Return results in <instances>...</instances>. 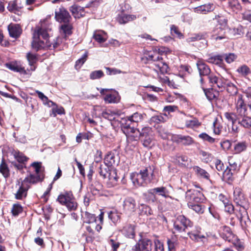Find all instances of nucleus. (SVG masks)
<instances>
[{
  "mask_svg": "<svg viewBox=\"0 0 251 251\" xmlns=\"http://www.w3.org/2000/svg\"><path fill=\"white\" fill-rule=\"evenodd\" d=\"M155 167L153 165L148 166L140 171V173L142 175L146 183H149L154 178V171Z\"/></svg>",
  "mask_w": 251,
  "mask_h": 251,
  "instance_id": "13",
  "label": "nucleus"
},
{
  "mask_svg": "<svg viewBox=\"0 0 251 251\" xmlns=\"http://www.w3.org/2000/svg\"><path fill=\"white\" fill-rule=\"evenodd\" d=\"M205 95L209 100H212L216 99L218 93V92H214L213 89L208 90L207 91L204 90Z\"/></svg>",
  "mask_w": 251,
  "mask_h": 251,
  "instance_id": "60",
  "label": "nucleus"
},
{
  "mask_svg": "<svg viewBox=\"0 0 251 251\" xmlns=\"http://www.w3.org/2000/svg\"><path fill=\"white\" fill-rule=\"evenodd\" d=\"M155 192L156 194L162 196L165 198H170V192L166 187H156L152 189V190Z\"/></svg>",
  "mask_w": 251,
  "mask_h": 251,
  "instance_id": "38",
  "label": "nucleus"
},
{
  "mask_svg": "<svg viewBox=\"0 0 251 251\" xmlns=\"http://www.w3.org/2000/svg\"><path fill=\"white\" fill-rule=\"evenodd\" d=\"M188 206L198 214H202L204 212V207L200 203H188Z\"/></svg>",
  "mask_w": 251,
  "mask_h": 251,
  "instance_id": "49",
  "label": "nucleus"
},
{
  "mask_svg": "<svg viewBox=\"0 0 251 251\" xmlns=\"http://www.w3.org/2000/svg\"><path fill=\"white\" fill-rule=\"evenodd\" d=\"M238 124L245 129H251V117L247 116V114L239 116Z\"/></svg>",
  "mask_w": 251,
  "mask_h": 251,
  "instance_id": "23",
  "label": "nucleus"
},
{
  "mask_svg": "<svg viewBox=\"0 0 251 251\" xmlns=\"http://www.w3.org/2000/svg\"><path fill=\"white\" fill-rule=\"evenodd\" d=\"M72 28L73 27L70 22L62 23L60 27L61 31L66 35H69L72 34Z\"/></svg>",
  "mask_w": 251,
  "mask_h": 251,
  "instance_id": "47",
  "label": "nucleus"
},
{
  "mask_svg": "<svg viewBox=\"0 0 251 251\" xmlns=\"http://www.w3.org/2000/svg\"><path fill=\"white\" fill-rule=\"evenodd\" d=\"M82 218L84 223L89 224L96 222L95 215L87 211H85L82 214Z\"/></svg>",
  "mask_w": 251,
  "mask_h": 251,
  "instance_id": "39",
  "label": "nucleus"
},
{
  "mask_svg": "<svg viewBox=\"0 0 251 251\" xmlns=\"http://www.w3.org/2000/svg\"><path fill=\"white\" fill-rule=\"evenodd\" d=\"M193 226V223L184 215H178L174 223L175 232L181 233L186 229Z\"/></svg>",
  "mask_w": 251,
  "mask_h": 251,
  "instance_id": "5",
  "label": "nucleus"
},
{
  "mask_svg": "<svg viewBox=\"0 0 251 251\" xmlns=\"http://www.w3.org/2000/svg\"><path fill=\"white\" fill-rule=\"evenodd\" d=\"M140 139L143 142V145L147 148H151L153 145V131L149 126H144L141 130L138 129Z\"/></svg>",
  "mask_w": 251,
  "mask_h": 251,
  "instance_id": "4",
  "label": "nucleus"
},
{
  "mask_svg": "<svg viewBox=\"0 0 251 251\" xmlns=\"http://www.w3.org/2000/svg\"><path fill=\"white\" fill-rule=\"evenodd\" d=\"M152 242L151 240L144 238L139 240L131 249V251H151Z\"/></svg>",
  "mask_w": 251,
  "mask_h": 251,
  "instance_id": "9",
  "label": "nucleus"
},
{
  "mask_svg": "<svg viewBox=\"0 0 251 251\" xmlns=\"http://www.w3.org/2000/svg\"><path fill=\"white\" fill-rule=\"evenodd\" d=\"M107 178L108 179L107 185L108 187H112L116 186L118 180L116 170L114 169L111 170L109 172Z\"/></svg>",
  "mask_w": 251,
  "mask_h": 251,
  "instance_id": "22",
  "label": "nucleus"
},
{
  "mask_svg": "<svg viewBox=\"0 0 251 251\" xmlns=\"http://www.w3.org/2000/svg\"><path fill=\"white\" fill-rule=\"evenodd\" d=\"M213 9V5L211 3L205 4L194 8V11L199 14H206L212 11Z\"/></svg>",
  "mask_w": 251,
  "mask_h": 251,
  "instance_id": "32",
  "label": "nucleus"
},
{
  "mask_svg": "<svg viewBox=\"0 0 251 251\" xmlns=\"http://www.w3.org/2000/svg\"><path fill=\"white\" fill-rule=\"evenodd\" d=\"M235 100L236 114L238 116L247 114V106L243 99V96L241 94L236 95Z\"/></svg>",
  "mask_w": 251,
  "mask_h": 251,
  "instance_id": "11",
  "label": "nucleus"
},
{
  "mask_svg": "<svg viewBox=\"0 0 251 251\" xmlns=\"http://www.w3.org/2000/svg\"><path fill=\"white\" fill-rule=\"evenodd\" d=\"M226 91L231 95H235L237 94L238 89L236 86L231 82H227L226 84Z\"/></svg>",
  "mask_w": 251,
  "mask_h": 251,
  "instance_id": "53",
  "label": "nucleus"
},
{
  "mask_svg": "<svg viewBox=\"0 0 251 251\" xmlns=\"http://www.w3.org/2000/svg\"><path fill=\"white\" fill-rule=\"evenodd\" d=\"M247 143L245 141L238 142L234 145V150L236 153H239L247 149Z\"/></svg>",
  "mask_w": 251,
  "mask_h": 251,
  "instance_id": "54",
  "label": "nucleus"
},
{
  "mask_svg": "<svg viewBox=\"0 0 251 251\" xmlns=\"http://www.w3.org/2000/svg\"><path fill=\"white\" fill-rule=\"evenodd\" d=\"M104 75V73L101 70H97L92 71L90 74V78L92 80L98 79L102 78Z\"/></svg>",
  "mask_w": 251,
  "mask_h": 251,
  "instance_id": "58",
  "label": "nucleus"
},
{
  "mask_svg": "<svg viewBox=\"0 0 251 251\" xmlns=\"http://www.w3.org/2000/svg\"><path fill=\"white\" fill-rule=\"evenodd\" d=\"M7 68L16 72L25 73L24 68L21 65L20 62L15 61L11 62L5 64Z\"/></svg>",
  "mask_w": 251,
  "mask_h": 251,
  "instance_id": "30",
  "label": "nucleus"
},
{
  "mask_svg": "<svg viewBox=\"0 0 251 251\" xmlns=\"http://www.w3.org/2000/svg\"><path fill=\"white\" fill-rule=\"evenodd\" d=\"M16 186H18V189L15 194V198L17 200H21L25 198L27 194V191L30 188L29 186L24 182L22 180L17 181Z\"/></svg>",
  "mask_w": 251,
  "mask_h": 251,
  "instance_id": "12",
  "label": "nucleus"
},
{
  "mask_svg": "<svg viewBox=\"0 0 251 251\" xmlns=\"http://www.w3.org/2000/svg\"><path fill=\"white\" fill-rule=\"evenodd\" d=\"M44 178L43 175L30 174L25 178L22 181L29 186L32 184H35L41 182Z\"/></svg>",
  "mask_w": 251,
  "mask_h": 251,
  "instance_id": "17",
  "label": "nucleus"
},
{
  "mask_svg": "<svg viewBox=\"0 0 251 251\" xmlns=\"http://www.w3.org/2000/svg\"><path fill=\"white\" fill-rule=\"evenodd\" d=\"M136 202L135 200L131 197L126 198L123 203V207L126 212H132L135 211Z\"/></svg>",
  "mask_w": 251,
  "mask_h": 251,
  "instance_id": "21",
  "label": "nucleus"
},
{
  "mask_svg": "<svg viewBox=\"0 0 251 251\" xmlns=\"http://www.w3.org/2000/svg\"><path fill=\"white\" fill-rule=\"evenodd\" d=\"M8 29L10 36L15 38L19 37L22 33V29L18 25H10Z\"/></svg>",
  "mask_w": 251,
  "mask_h": 251,
  "instance_id": "28",
  "label": "nucleus"
},
{
  "mask_svg": "<svg viewBox=\"0 0 251 251\" xmlns=\"http://www.w3.org/2000/svg\"><path fill=\"white\" fill-rule=\"evenodd\" d=\"M112 90L108 89H101L100 93L102 95H105L103 98L105 102L108 103H117L120 101V96L118 93L115 91L111 93L106 94L107 92Z\"/></svg>",
  "mask_w": 251,
  "mask_h": 251,
  "instance_id": "10",
  "label": "nucleus"
},
{
  "mask_svg": "<svg viewBox=\"0 0 251 251\" xmlns=\"http://www.w3.org/2000/svg\"><path fill=\"white\" fill-rule=\"evenodd\" d=\"M193 170L199 177L209 179V175L205 170L198 166H194Z\"/></svg>",
  "mask_w": 251,
  "mask_h": 251,
  "instance_id": "43",
  "label": "nucleus"
},
{
  "mask_svg": "<svg viewBox=\"0 0 251 251\" xmlns=\"http://www.w3.org/2000/svg\"><path fill=\"white\" fill-rule=\"evenodd\" d=\"M137 17L133 14H126L124 11H121L117 16L116 20L120 24H126L136 20Z\"/></svg>",
  "mask_w": 251,
  "mask_h": 251,
  "instance_id": "15",
  "label": "nucleus"
},
{
  "mask_svg": "<svg viewBox=\"0 0 251 251\" xmlns=\"http://www.w3.org/2000/svg\"><path fill=\"white\" fill-rule=\"evenodd\" d=\"M88 56L87 52H85L82 57L78 59L75 62V67L76 69H80L82 65L85 63L87 60Z\"/></svg>",
  "mask_w": 251,
  "mask_h": 251,
  "instance_id": "62",
  "label": "nucleus"
},
{
  "mask_svg": "<svg viewBox=\"0 0 251 251\" xmlns=\"http://www.w3.org/2000/svg\"><path fill=\"white\" fill-rule=\"evenodd\" d=\"M23 211L22 206L19 203H15L13 205L11 209V213L14 216H17Z\"/></svg>",
  "mask_w": 251,
  "mask_h": 251,
  "instance_id": "59",
  "label": "nucleus"
},
{
  "mask_svg": "<svg viewBox=\"0 0 251 251\" xmlns=\"http://www.w3.org/2000/svg\"><path fill=\"white\" fill-rule=\"evenodd\" d=\"M228 7L233 11H238L242 9V6L238 0H228Z\"/></svg>",
  "mask_w": 251,
  "mask_h": 251,
  "instance_id": "42",
  "label": "nucleus"
},
{
  "mask_svg": "<svg viewBox=\"0 0 251 251\" xmlns=\"http://www.w3.org/2000/svg\"><path fill=\"white\" fill-rule=\"evenodd\" d=\"M208 78L209 83L214 88H217L219 89V90H222L224 87V84L222 78L215 75L211 74L208 75Z\"/></svg>",
  "mask_w": 251,
  "mask_h": 251,
  "instance_id": "16",
  "label": "nucleus"
},
{
  "mask_svg": "<svg viewBox=\"0 0 251 251\" xmlns=\"http://www.w3.org/2000/svg\"><path fill=\"white\" fill-rule=\"evenodd\" d=\"M145 116V114L136 112L131 115L126 117L124 119H123L122 121H123V122H127L130 124L132 123H137L142 121Z\"/></svg>",
  "mask_w": 251,
  "mask_h": 251,
  "instance_id": "18",
  "label": "nucleus"
},
{
  "mask_svg": "<svg viewBox=\"0 0 251 251\" xmlns=\"http://www.w3.org/2000/svg\"><path fill=\"white\" fill-rule=\"evenodd\" d=\"M237 55L233 53H229L225 55V59L227 63H231L237 58Z\"/></svg>",
  "mask_w": 251,
  "mask_h": 251,
  "instance_id": "64",
  "label": "nucleus"
},
{
  "mask_svg": "<svg viewBox=\"0 0 251 251\" xmlns=\"http://www.w3.org/2000/svg\"><path fill=\"white\" fill-rule=\"evenodd\" d=\"M105 165L112 166L115 164V156L114 154L108 153L104 158Z\"/></svg>",
  "mask_w": 251,
  "mask_h": 251,
  "instance_id": "57",
  "label": "nucleus"
},
{
  "mask_svg": "<svg viewBox=\"0 0 251 251\" xmlns=\"http://www.w3.org/2000/svg\"><path fill=\"white\" fill-rule=\"evenodd\" d=\"M0 173L5 178H7L10 176L9 169L8 165L3 159H2L1 164H0Z\"/></svg>",
  "mask_w": 251,
  "mask_h": 251,
  "instance_id": "46",
  "label": "nucleus"
},
{
  "mask_svg": "<svg viewBox=\"0 0 251 251\" xmlns=\"http://www.w3.org/2000/svg\"><path fill=\"white\" fill-rule=\"evenodd\" d=\"M206 34L202 33H199L196 34H192L189 37L187 38L186 41L188 43L193 42L199 40H203L202 43H204L205 45L207 44V41H206Z\"/></svg>",
  "mask_w": 251,
  "mask_h": 251,
  "instance_id": "27",
  "label": "nucleus"
},
{
  "mask_svg": "<svg viewBox=\"0 0 251 251\" xmlns=\"http://www.w3.org/2000/svg\"><path fill=\"white\" fill-rule=\"evenodd\" d=\"M206 61L210 63L221 65L223 63L224 57L222 55H211L210 54L206 55Z\"/></svg>",
  "mask_w": 251,
  "mask_h": 251,
  "instance_id": "29",
  "label": "nucleus"
},
{
  "mask_svg": "<svg viewBox=\"0 0 251 251\" xmlns=\"http://www.w3.org/2000/svg\"><path fill=\"white\" fill-rule=\"evenodd\" d=\"M35 93L38 95L39 98L43 101L44 104L47 105L48 106H50V102L51 103V105H55V103L52 101L49 100L48 98L42 92L36 90Z\"/></svg>",
  "mask_w": 251,
  "mask_h": 251,
  "instance_id": "48",
  "label": "nucleus"
},
{
  "mask_svg": "<svg viewBox=\"0 0 251 251\" xmlns=\"http://www.w3.org/2000/svg\"><path fill=\"white\" fill-rule=\"evenodd\" d=\"M22 8H23V4L19 0L10 1L7 6V9L14 13L19 11Z\"/></svg>",
  "mask_w": 251,
  "mask_h": 251,
  "instance_id": "26",
  "label": "nucleus"
},
{
  "mask_svg": "<svg viewBox=\"0 0 251 251\" xmlns=\"http://www.w3.org/2000/svg\"><path fill=\"white\" fill-rule=\"evenodd\" d=\"M122 129L124 132L127 136H130L131 134L135 133L136 131H137L138 129L135 128L133 127H131L130 123H127V122L122 121Z\"/></svg>",
  "mask_w": 251,
  "mask_h": 251,
  "instance_id": "34",
  "label": "nucleus"
},
{
  "mask_svg": "<svg viewBox=\"0 0 251 251\" xmlns=\"http://www.w3.org/2000/svg\"><path fill=\"white\" fill-rule=\"evenodd\" d=\"M54 19L60 24L71 22V16L68 10L63 6H60L55 9Z\"/></svg>",
  "mask_w": 251,
  "mask_h": 251,
  "instance_id": "6",
  "label": "nucleus"
},
{
  "mask_svg": "<svg viewBox=\"0 0 251 251\" xmlns=\"http://www.w3.org/2000/svg\"><path fill=\"white\" fill-rule=\"evenodd\" d=\"M225 118L232 124H234L236 121L238 122L239 116L233 112H225L224 114Z\"/></svg>",
  "mask_w": 251,
  "mask_h": 251,
  "instance_id": "51",
  "label": "nucleus"
},
{
  "mask_svg": "<svg viewBox=\"0 0 251 251\" xmlns=\"http://www.w3.org/2000/svg\"><path fill=\"white\" fill-rule=\"evenodd\" d=\"M94 38L99 43H103L106 40V34L101 31H96L94 34Z\"/></svg>",
  "mask_w": 251,
  "mask_h": 251,
  "instance_id": "52",
  "label": "nucleus"
},
{
  "mask_svg": "<svg viewBox=\"0 0 251 251\" xmlns=\"http://www.w3.org/2000/svg\"><path fill=\"white\" fill-rule=\"evenodd\" d=\"M141 60L144 64H148L151 62H153L154 68L153 70L158 75L159 73L164 74L168 71L167 64L162 61V58L157 52L144 50L143 56Z\"/></svg>",
  "mask_w": 251,
  "mask_h": 251,
  "instance_id": "2",
  "label": "nucleus"
},
{
  "mask_svg": "<svg viewBox=\"0 0 251 251\" xmlns=\"http://www.w3.org/2000/svg\"><path fill=\"white\" fill-rule=\"evenodd\" d=\"M29 65L30 66V70L34 71L35 67L34 66V63L37 61V57L36 54L28 52L26 55Z\"/></svg>",
  "mask_w": 251,
  "mask_h": 251,
  "instance_id": "44",
  "label": "nucleus"
},
{
  "mask_svg": "<svg viewBox=\"0 0 251 251\" xmlns=\"http://www.w3.org/2000/svg\"><path fill=\"white\" fill-rule=\"evenodd\" d=\"M167 115L159 114V115L152 116L150 120L151 124H158L164 123L166 121Z\"/></svg>",
  "mask_w": 251,
  "mask_h": 251,
  "instance_id": "37",
  "label": "nucleus"
},
{
  "mask_svg": "<svg viewBox=\"0 0 251 251\" xmlns=\"http://www.w3.org/2000/svg\"><path fill=\"white\" fill-rule=\"evenodd\" d=\"M199 137L200 138L202 139L204 141H207L209 143H213L215 141V139L210 136L206 133H202L199 134Z\"/></svg>",
  "mask_w": 251,
  "mask_h": 251,
  "instance_id": "63",
  "label": "nucleus"
},
{
  "mask_svg": "<svg viewBox=\"0 0 251 251\" xmlns=\"http://www.w3.org/2000/svg\"><path fill=\"white\" fill-rule=\"evenodd\" d=\"M185 125L187 128L193 129L198 127L201 125V123L197 118L191 117L190 119L185 120Z\"/></svg>",
  "mask_w": 251,
  "mask_h": 251,
  "instance_id": "35",
  "label": "nucleus"
},
{
  "mask_svg": "<svg viewBox=\"0 0 251 251\" xmlns=\"http://www.w3.org/2000/svg\"><path fill=\"white\" fill-rule=\"evenodd\" d=\"M112 168H110L106 165H100L99 168V173L100 175L104 179H106L109 174V172Z\"/></svg>",
  "mask_w": 251,
  "mask_h": 251,
  "instance_id": "41",
  "label": "nucleus"
},
{
  "mask_svg": "<svg viewBox=\"0 0 251 251\" xmlns=\"http://www.w3.org/2000/svg\"><path fill=\"white\" fill-rule=\"evenodd\" d=\"M241 76L246 77L250 73V69L246 65H243L238 67L236 70Z\"/></svg>",
  "mask_w": 251,
  "mask_h": 251,
  "instance_id": "55",
  "label": "nucleus"
},
{
  "mask_svg": "<svg viewBox=\"0 0 251 251\" xmlns=\"http://www.w3.org/2000/svg\"><path fill=\"white\" fill-rule=\"evenodd\" d=\"M176 141L179 144L185 146H189L194 143V140L192 137L189 136H183L181 135H177L176 137Z\"/></svg>",
  "mask_w": 251,
  "mask_h": 251,
  "instance_id": "31",
  "label": "nucleus"
},
{
  "mask_svg": "<svg viewBox=\"0 0 251 251\" xmlns=\"http://www.w3.org/2000/svg\"><path fill=\"white\" fill-rule=\"evenodd\" d=\"M12 153L15 159L20 163L24 164L25 162H27L28 159L27 157L18 150H13Z\"/></svg>",
  "mask_w": 251,
  "mask_h": 251,
  "instance_id": "36",
  "label": "nucleus"
},
{
  "mask_svg": "<svg viewBox=\"0 0 251 251\" xmlns=\"http://www.w3.org/2000/svg\"><path fill=\"white\" fill-rule=\"evenodd\" d=\"M204 196L200 190L191 189L188 190L186 198L188 203H200L203 199Z\"/></svg>",
  "mask_w": 251,
  "mask_h": 251,
  "instance_id": "8",
  "label": "nucleus"
},
{
  "mask_svg": "<svg viewBox=\"0 0 251 251\" xmlns=\"http://www.w3.org/2000/svg\"><path fill=\"white\" fill-rule=\"evenodd\" d=\"M152 189H150L147 193L144 194L145 199L148 202H154L157 201V198L155 195V192H154Z\"/></svg>",
  "mask_w": 251,
  "mask_h": 251,
  "instance_id": "45",
  "label": "nucleus"
},
{
  "mask_svg": "<svg viewBox=\"0 0 251 251\" xmlns=\"http://www.w3.org/2000/svg\"><path fill=\"white\" fill-rule=\"evenodd\" d=\"M233 201L237 205L246 209L249 207L248 200L245 197L241 189L236 188L233 193Z\"/></svg>",
  "mask_w": 251,
  "mask_h": 251,
  "instance_id": "7",
  "label": "nucleus"
},
{
  "mask_svg": "<svg viewBox=\"0 0 251 251\" xmlns=\"http://www.w3.org/2000/svg\"><path fill=\"white\" fill-rule=\"evenodd\" d=\"M139 214L141 216L147 217L153 214V211L151 207L145 204H141L139 206Z\"/></svg>",
  "mask_w": 251,
  "mask_h": 251,
  "instance_id": "33",
  "label": "nucleus"
},
{
  "mask_svg": "<svg viewBox=\"0 0 251 251\" xmlns=\"http://www.w3.org/2000/svg\"><path fill=\"white\" fill-rule=\"evenodd\" d=\"M226 28L217 25L212 31V39L216 41L226 39Z\"/></svg>",
  "mask_w": 251,
  "mask_h": 251,
  "instance_id": "14",
  "label": "nucleus"
},
{
  "mask_svg": "<svg viewBox=\"0 0 251 251\" xmlns=\"http://www.w3.org/2000/svg\"><path fill=\"white\" fill-rule=\"evenodd\" d=\"M197 66L201 76L208 75H210L211 70L208 65H207L202 60L199 59L197 62Z\"/></svg>",
  "mask_w": 251,
  "mask_h": 251,
  "instance_id": "20",
  "label": "nucleus"
},
{
  "mask_svg": "<svg viewBox=\"0 0 251 251\" xmlns=\"http://www.w3.org/2000/svg\"><path fill=\"white\" fill-rule=\"evenodd\" d=\"M171 33L173 36H176L181 39L183 37V34L179 31L178 27L175 25H172L171 26Z\"/></svg>",
  "mask_w": 251,
  "mask_h": 251,
  "instance_id": "61",
  "label": "nucleus"
},
{
  "mask_svg": "<svg viewBox=\"0 0 251 251\" xmlns=\"http://www.w3.org/2000/svg\"><path fill=\"white\" fill-rule=\"evenodd\" d=\"M187 234L192 240L197 242L202 241V239L205 238V236L201 235L199 231H192L191 232H188Z\"/></svg>",
  "mask_w": 251,
  "mask_h": 251,
  "instance_id": "50",
  "label": "nucleus"
},
{
  "mask_svg": "<svg viewBox=\"0 0 251 251\" xmlns=\"http://www.w3.org/2000/svg\"><path fill=\"white\" fill-rule=\"evenodd\" d=\"M122 233L126 237L133 239L135 236V226L127 224L121 230Z\"/></svg>",
  "mask_w": 251,
  "mask_h": 251,
  "instance_id": "19",
  "label": "nucleus"
},
{
  "mask_svg": "<svg viewBox=\"0 0 251 251\" xmlns=\"http://www.w3.org/2000/svg\"><path fill=\"white\" fill-rule=\"evenodd\" d=\"M57 201L61 204L65 205L69 211L75 210L77 207V203L72 192L59 195Z\"/></svg>",
  "mask_w": 251,
  "mask_h": 251,
  "instance_id": "3",
  "label": "nucleus"
},
{
  "mask_svg": "<svg viewBox=\"0 0 251 251\" xmlns=\"http://www.w3.org/2000/svg\"><path fill=\"white\" fill-rule=\"evenodd\" d=\"M121 214L117 210H114L108 213V218L114 224H116L120 222Z\"/></svg>",
  "mask_w": 251,
  "mask_h": 251,
  "instance_id": "40",
  "label": "nucleus"
},
{
  "mask_svg": "<svg viewBox=\"0 0 251 251\" xmlns=\"http://www.w3.org/2000/svg\"><path fill=\"white\" fill-rule=\"evenodd\" d=\"M70 10L75 19H79L85 15L84 8L75 4L72 5L70 7Z\"/></svg>",
  "mask_w": 251,
  "mask_h": 251,
  "instance_id": "25",
  "label": "nucleus"
},
{
  "mask_svg": "<svg viewBox=\"0 0 251 251\" xmlns=\"http://www.w3.org/2000/svg\"><path fill=\"white\" fill-rule=\"evenodd\" d=\"M130 179L135 186H142L147 184L140 172L139 173L134 172L131 174Z\"/></svg>",
  "mask_w": 251,
  "mask_h": 251,
  "instance_id": "24",
  "label": "nucleus"
},
{
  "mask_svg": "<svg viewBox=\"0 0 251 251\" xmlns=\"http://www.w3.org/2000/svg\"><path fill=\"white\" fill-rule=\"evenodd\" d=\"M215 20L218 23V25H217L218 27H224L226 28L227 25V20L225 17L219 15L216 16L215 17Z\"/></svg>",
  "mask_w": 251,
  "mask_h": 251,
  "instance_id": "56",
  "label": "nucleus"
},
{
  "mask_svg": "<svg viewBox=\"0 0 251 251\" xmlns=\"http://www.w3.org/2000/svg\"><path fill=\"white\" fill-rule=\"evenodd\" d=\"M58 41L51 43L47 29L36 27L32 33L31 46L33 49L38 51L42 49H52L57 47Z\"/></svg>",
  "mask_w": 251,
  "mask_h": 251,
  "instance_id": "1",
  "label": "nucleus"
}]
</instances>
